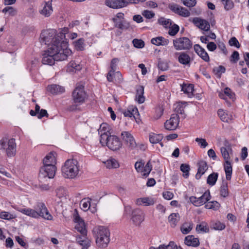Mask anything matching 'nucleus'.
<instances>
[{"label": "nucleus", "mask_w": 249, "mask_h": 249, "mask_svg": "<svg viewBox=\"0 0 249 249\" xmlns=\"http://www.w3.org/2000/svg\"><path fill=\"white\" fill-rule=\"evenodd\" d=\"M67 28L60 29L57 34L56 30L50 29L44 30L40 34L42 43L48 45V49L42 54V62L43 64L53 65L55 61H63L71 54L72 52L69 48L65 38Z\"/></svg>", "instance_id": "obj_1"}, {"label": "nucleus", "mask_w": 249, "mask_h": 249, "mask_svg": "<svg viewBox=\"0 0 249 249\" xmlns=\"http://www.w3.org/2000/svg\"><path fill=\"white\" fill-rule=\"evenodd\" d=\"M62 176L67 178H74L78 176L80 171V165L75 159H68L64 163L61 169Z\"/></svg>", "instance_id": "obj_2"}, {"label": "nucleus", "mask_w": 249, "mask_h": 249, "mask_svg": "<svg viewBox=\"0 0 249 249\" xmlns=\"http://www.w3.org/2000/svg\"><path fill=\"white\" fill-rule=\"evenodd\" d=\"M93 231L96 235V243L97 245L101 248L107 247L109 242V231L108 230L104 227H98L94 228Z\"/></svg>", "instance_id": "obj_3"}, {"label": "nucleus", "mask_w": 249, "mask_h": 249, "mask_svg": "<svg viewBox=\"0 0 249 249\" xmlns=\"http://www.w3.org/2000/svg\"><path fill=\"white\" fill-rule=\"evenodd\" d=\"M0 151L8 157H14L17 152V144L15 139L3 138L0 140Z\"/></svg>", "instance_id": "obj_4"}, {"label": "nucleus", "mask_w": 249, "mask_h": 249, "mask_svg": "<svg viewBox=\"0 0 249 249\" xmlns=\"http://www.w3.org/2000/svg\"><path fill=\"white\" fill-rule=\"evenodd\" d=\"M173 45L177 51H186L192 48L193 43L187 37H180L173 39Z\"/></svg>", "instance_id": "obj_5"}, {"label": "nucleus", "mask_w": 249, "mask_h": 249, "mask_svg": "<svg viewBox=\"0 0 249 249\" xmlns=\"http://www.w3.org/2000/svg\"><path fill=\"white\" fill-rule=\"evenodd\" d=\"M56 171L55 166H42L39 171L38 179L41 181H47L48 179L53 178Z\"/></svg>", "instance_id": "obj_6"}, {"label": "nucleus", "mask_w": 249, "mask_h": 249, "mask_svg": "<svg viewBox=\"0 0 249 249\" xmlns=\"http://www.w3.org/2000/svg\"><path fill=\"white\" fill-rule=\"evenodd\" d=\"M74 103L77 105H80L84 103L87 98V94L84 91V86H78L72 93Z\"/></svg>", "instance_id": "obj_7"}, {"label": "nucleus", "mask_w": 249, "mask_h": 249, "mask_svg": "<svg viewBox=\"0 0 249 249\" xmlns=\"http://www.w3.org/2000/svg\"><path fill=\"white\" fill-rule=\"evenodd\" d=\"M103 146L107 145L112 151H118L122 147V143L119 138L115 135H110L105 143H101Z\"/></svg>", "instance_id": "obj_8"}, {"label": "nucleus", "mask_w": 249, "mask_h": 249, "mask_svg": "<svg viewBox=\"0 0 249 249\" xmlns=\"http://www.w3.org/2000/svg\"><path fill=\"white\" fill-rule=\"evenodd\" d=\"M210 198V193L209 192H206L201 196L197 197L192 196L190 197L189 199L194 206L199 207L205 204Z\"/></svg>", "instance_id": "obj_9"}, {"label": "nucleus", "mask_w": 249, "mask_h": 249, "mask_svg": "<svg viewBox=\"0 0 249 249\" xmlns=\"http://www.w3.org/2000/svg\"><path fill=\"white\" fill-rule=\"evenodd\" d=\"M121 138L125 144L131 149H133L137 146L133 135L128 131H123L121 135Z\"/></svg>", "instance_id": "obj_10"}, {"label": "nucleus", "mask_w": 249, "mask_h": 249, "mask_svg": "<svg viewBox=\"0 0 249 249\" xmlns=\"http://www.w3.org/2000/svg\"><path fill=\"white\" fill-rule=\"evenodd\" d=\"M36 209L37 211V213H38L37 218L41 217L48 220H53V216L50 213L49 211L43 203H38Z\"/></svg>", "instance_id": "obj_11"}, {"label": "nucleus", "mask_w": 249, "mask_h": 249, "mask_svg": "<svg viewBox=\"0 0 249 249\" xmlns=\"http://www.w3.org/2000/svg\"><path fill=\"white\" fill-rule=\"evenodd\" d=\"M135 168L138 172L142 173V176L147 177L150 173L152 166L150 161L145 166H144V163L140 161L135 163Z\"/></svg>", "instance_id": "obj_12"}, {"label": "nucleus", "mask_w": 249, "mask_h": 249, "mask_svg": "<svg viewBox=\"0 0 249 249\" xmlns=\"http://www.w3.org/2000/svg\"><path fill=\"white\" fill-rule=\"evenodd\" d=\"M145 213L142 210L137 208L132 211L131 220L134 224L139 226L144 220Z\"/></svg>", "instance_id": "obj_13"}, {"label": "nucleus", "mask_w": 249, "mask_h": 249, "mask_svg": "<svg viewBox=\"0 0 249 249\" xmlns=\"http://www.w3.org/2000/svg\"><path fill=\"white\" fill-rule=\"evenodd\" d=\"M179 117L177 114H173L170 118L164 123L165 128L167 130H174L176 129L179 124Z\"/></svg>", "instance_id": "obj_14"}, {"label": "nucleus", "mask_w": 249, "mask_h": 249, "mask_svg": "<svg viewBox=\"0 0 249 249\" xmlns=\"http://www.w3.org/2000/svg\"><path fill=\"white\" fill-rule=\"evenodd\" d=\"M108 124L103 123L100 125L99 133L100 134V143H105L108 137L111 135Z\"/></svg>", "instance_id": "obj_15"}, {"label": "nucleus", "mask_w": 249, "mask_h": 249, "mask_svg": "<svg viewBox=\"0 0 249 249\" xmlns=\"http://www.w3.org/2000/svg\"><path fill=\"white\" fill-rule=\"evenodd\" d=\"M74 216L75 223V228L83 235H86L87 231L84 221L80 217L77 213L74 214Z\"/></svg>", "instance_id": "obj_16"}, {"label": "nucleus", "mask_w": 249, "mask_h": 249, "mask_svg": "<svg viewBox=\"0 0 249 249\" xmlns=\"http://www.w3.org/2000/svg\"><path fill=\"white\" fill-rule=\"evenodd\" d=\"M190 20L199 29L208 31L210 28L209 23L206 20L199 18H194Z\"/></svg>", "instance_id": "obj_17"}, {"label": "nucleus", "mask_w": 249, "mask_h": 249, "mask_svg": "<svg viewBox=\"0 0 249 249\" xmlns=\"http://www.w3.org/2000/svg\"><path fill=\"white\" fill-rule=\"evenodd\" d=\"M169 8L171 10L179 16L183 17H188L190 15V12L188 10L184 7L179 6L176 4H172L169 5Z\"/></svg>", "instance_id": "obj_18"}, {"label": "nucleus", "mask_w": 249, "mask_h": 249, "mask_svg": "<svg viewBox=\"0 0 249 249\" xmlns=\"http://www.w3.org/2000/svg\"><path fill=\"white\" fill-rule=\"evenodd\" d=\"M84 67L82 62L71 61L67 66V71L70 73H74L80 71Z\"/></svg>", "instance_id": "obj_19"}, {"label": "nucleus", "mask_w": 249, "mask_h": 249, "mask_svg": "<svg viewBox=\"0 0 249 249\" xmlns=\"http://www.w3.org/2000/svg\"><path fill=\"white\" fill-rule=\"evenodd\" d=\"M53 12L52 0L44 2L42 4L39 13L45 17H50Z\"/></svg>", "instance_id": "obj_20"}, {"label": "nucleus", "mask_w": 249, "mask_h": 249, "mask_svg": "<svg viewBox=\"0 0 249 249\" xmlns=\"http://www.w3.org/2000/svg\"><path fill=\"white\" fill-rule=\"evenodd\" d=\"M220 152L225 162L231 161L233 151L230 145L222 146L220 148Z\"/></svg>", "instance_id": "obj_21"}, {"label": "nucleus", "mask_w": 249, "mask_h": 249, "mask_svg": "<svg viewBox=\"0 0 249 249\" xmlns=\"http://www.w3.org/2000/svg\"><path fill=\"white\" fill-rule=\"evenodd\" d=\"M156 199L151 197H142L135 200V204L137 206H149L156 203Z\"/></svg>", "instance_id": "obj_22"}, {"label": "nucleus", "mask_w": 249, "mask_h": 249, "mask_svg": "<svg viewBox=\"0 0 249 249\" xmlns=\"http://www.w3.org/2000/svg\"><path fill=\"white\" fill-rule=\"evenodd\" d=\"M178 55V62L184 66L190 67L192 60L189 54L183 52L179 53Z\"/></svg>", "instance_id": "obj_23"}, {"label": "nucleus", "mask_w": 249, "mask_h": 249, "mask_svg": "<svg viewBox=\"0 0 249 249\" xmlns=\"http://www.w3.org/2000/svg\"><path fill=\"white\" fill-rule=\"evenodd\" d=\"M55 153L50 152L47 155L43 160V166H55L56 162Z\"/></svg>", "instance_id": "obj_24"}, {"label": "nucleus", "mask_w": 249, "mask_h": 249, "mask_svg": "<svg viewBox=\"0 0 249 249\" xmlns=\"http://www.w3.org/2000/svg\"><path fill=\"white\" fill-rule=\"evenodd\" d=\"M105 4L113 9H119L124 7L125 2L124 0H106Z\"/></svg>", "instance_id": "obj_25"}, {"label": "nucleus", "mask_w": 249, "mask_h": 249, "mask_svg": "<svg viewBox=\"0 0 249 249\" xmlns=\"http://www.w3.org/2000/svg\"><path fill=\"white\" fill-rule=\"evenodd\" d=\"M125 117H128L136 120L135 115H139V112L137 108L133 106H129L126 109L123 111Z\"/></svg>", "instance_id": "obj_26"}, {"label": "nucleus", "mask_w": 249, "mask_h": 249, "mask_svg": "<svg viewBox=\"0 0 249 249\" xmlns=\"http://www.w3.org/2000/svg\"><path fill=\"white\" fill-rule=\"evenodd\" d=\"M194 50L196 53L205 61L208 62L210 60L209 56L205 50L198 44H196L194 46Z\"/></svg>", "instance_id": "obj_27"}, {"label": "nucleus", "mask_w": 249, "mask_h": 249, "mask_svg": "<svg viewBox=\"0 0 249 249\" xmlns=\"http://www.w3.org/2000/svg\"><path fill=\"white\" fill-rule=\"evenodd\" d=\"M198 171L196 175V179H199L202 175H203L208 169L207 164L204 160L200 161L198 163Z\"/></svg>", "instance_id": "obj_28"}, {"label": "nucleus", "mask_w": 249, "mask_h": 249, "mask_svg": "<svg viewBox=\"0 0 249 249\" xmlns=\"http://www.w3.org/2000/svg\"><path fill=\"white\" fill-rule=\"evenodd\" d=\"M151 42L156 46H167L169 43V40L162 36H158L152 38Z\"/></svg>", "instance_id": "obj_29"}, {"label": "nucleus", "mask_w": 249, "mask_h": 249, "mask_svg": "<svg viewBox=\"0 0 249 249\" xmlns=\"http://www.w3.org/2000/svg\"><path fill=\"white\" fill-rule=\"evenodd\" d=\"M217 114L221 120L224 122L228 123L232 119V115L223 109H218Z\"/></svg>", "instance_id": "obj_30"}, {"label": "nucleus", "mask_w": 249, "mask_h": 249, "mask_svg": "<svg viewBox=\"0 0 249 249\" xmlns=\"http://www.w3.org/2000/svg\"><path fill=\"white\" fill-rule=\"evenodd\" d=\"M47 90L52 94H57L64 92L65 88L61 86L54 84L48 86Z\"/></svg>", "instance_id": "obj_31"}, {"label": "nucleus", "mask_w": 249, "mask_h": 249, "mask_svg": "<svg viewBox=\"0 0 249 249\" xmlns=\"http://www.w3.org/2000/svg\"><path fill=\"white\" fill-rule=\"evenodd\" d=\"M76 241L82 247L81 249H88L90 246V240L86 237L78 236L76 238Z\"/></svg>", "instance_id": "obj_32"}, {"label": "nucleus", "mask_w": 249, "mask_h": 249, "mask_svg": "<svg viewBox=\"0 0 249 249\" xmlns=\"http://www.w3.org/2000/svg\"><path fill=\"white\" fill-rule=\"evenodd\" d=\"M180 220V216L178 213H172L168 216V222L172 227H175Z\"/></svg>", "instance_id": "obj_33"}, {"label": "nucleus", "mask_w": 249, "mask_h": 249, "mask_svg": "<svg viewBox=\"0 0 249 249\" xmlns=\"http://www.w3.org/2000/svg\"><path fill=\"white\" fill-rule=\"evenodd\" d=\"M184 243L187 246H192L193 247H197L199 244L198 238H195L193 235L186 236L185 238Z\"/></svg>", "instance_id": "obj_34"}, {"label": "nucleus", "mask_w": 249, "mask_h": 249, "mask_svg": "<svg viewBox=\"0 0 249 249\" xmlns=\"http://www.w3.org/2000/svg\"><path fill=\"white\" fill-rule=\"evenodd\" d=\"M144 88L143 86H139L137 89V93L135 97V100L139 103H143L145 101V98L143 96Z\"/></svg>", "instance_id": "obj_35"}, {"label": "nucleus", "mask_w": 249, "mask_h": 249, "mask_svg": "<svg viewBox=\"0 0 249 249\" xmlns=\"http://www.w3.org/2000/svg\"><path fill=\"white\" fill-rule=\"evenodd\" d=\"M18 211L26 215L35 218H37L38 213L36 210L31 208H23L18 209Z\"/></svg>", "instance_id": "obj_36"}, {"label": "nucleus", "mask_w": 249, "mask_h": 249, "mask_svg": "<svg viewBox=\"0 0 249 249\" xmlns=\"http://www.w3.org/2000/svg\"><path fill=\"white\" fill-rule=\"evenodd\" d=\"M181 91L187 94L189 97H191L193 95L194 86L192 84H183L181 86Z\"/></svg>", "instance_id": "obj_37"}, {"label": "nucleus", "mask_w": 249, "mask_h": 249, "mask_svg": "<svg viewBox=\"0 0 249 249\" xmlns=\"http://www.w3.org/2000/svg\"><path fill=\"white\" fill-rule=\"evenodd\" d=\"M231 162V161H225L224 164V170L226 174V178L227 180H230L231 177L232 168Z\"/></svg>", "instance_id": "obj_38"}, {"label": "nucleus", "mask_w": 249, "mask_h": 249, "mask_svg": "<svg viewBox=\"0 0 249 249\" xmlns=\"http://www.w3.org/2000/svg\"><path fill=\"white\" fill-rule=\"evenodd\" d=\"M104 163L106 167L108 169L117 168L119 167L118 161L113 158L109 159L106 161H104Z\"/></svg>", "instance_id": "obj_39"}, {"label": "nucleus", "mask_w": 249, "mask_h": 249, "mask_svg": "<svg viewBox=\"0 0 249 249\" xmlns=\"http://www.w3.org/2000/svg\"><path fill=\"white\" fill-rule=\"evenodd\" d=\"M163 138L161 134L151 133L149 134V141L152 143H157L160 142Z\"/></svg>", "instance_id": "obj_40"}, {"label": "nucleus", "mask_w": 249, "mask_h": 249, "mask_svg": "<svg viewBox=\"0 0 249 249\" xmlns=\"http://www.w3.org/2000/svg\"><path fill=\"white\" fill-rule=\"evenodd\" d=\"M149 249H182V248L178 247L174 242H170L167 245H161L158 248L151 247Z\"/></svg>", "instance_id": "obj_41"}, {"label": "nucleus", "mask_w": 249, "mask_h": 249, "mask_svg": "<svg viewBox=\"0 0 249 249\" xmlns=\"http://www.w3.org/2000/svg\"><path fill=\"white\" fill-rule=\"evenodd\" d=\"M196 231L198 233H206L209 231L208 224L205 222H201L196 225Z\"/></svg>", "instance_id": "obj_42"}, {"label": "nucleus", "mask_w": 249, "mask_h": 249, "mask_svg": "<svg viewBox=\"0 0 249 249\" xmlns=\"http://www.w3.org/2000/svg\"><path fill=\"white\" fill-rule=\"evenodd\" d=\"M116 76L120 79L121 77V74L119 71L115 72V71L110 70L109 72L107 74V79L109 82H113L114 80V78Z\"/></svg>", "instance_id": "obj_43"}, {"label": "nucleus", "mask_w": 249, "mask_h": 249, "mask_svg": "<svg viewBox=\"0 0 249 249\" xmlns=\"http://www.w3.org/2000/svg\"><path fill=\"white\" fill-rule=\"evenodd\" d=\"M193 224L191 222H186L182 224L180 230L184 234H188L193 229Z\"/></svg>", "instance_id": "obj_44"}, {"label": "nucleus", "mask_w": 249, "mask_h": 249, "mask_svg": "<svg viewBox=\"0 0 249 249\" xmlns=\"http://www.w3.org/2000/svg\"><path fill=\"white\" fill-rule=\"evenodd\" d=\"M217 178L218 174L217 173H213L208 177L207 183L210 186H213L215 185Z\"/></svg>", "instance_id": "obj_45"}, {"label": "nucleus", "mask_w": 249, "mask_h": 249, "mask_svg": "<svg viewBox=\"0 0 249 249\" xmlns=\"http://www.w3.org/2000/svg\"><path fill=\"white\" fill-rule=\"evenodd\" d=\"M16 217L15 214L10 213L8 212L2 211L0 212V218L2 219L10 220L16 218Z\"/></svg>", "instance_id": "obj_46"}, {"label": "nucleus", "mask_w": 249, "mask_h": 249, "mask_svg": "<svg viewBox=\"0 0 249 249\" xmlns=\"http://www.w3.org/2000/svg\"><path fill=\"white\" fill-rule=\"evenodd\" d=\"M80 205L81 207V209L84 211H88L90 206V200L89 198L83 199L81 201Z\"/></svg>", "instance_id": "obj_47"}, {"label": "nucleus", "mask_w": 249, "mask_h": 249, "mask_svg": "<svg viewBox=\"0 0 249 249\" xmlns=\"http://www.w3.org/2000/svg\"><path fill=\"white\" fill-rule=\"evenodd\" d=\"M205 207L206 209L216 210L220 207V204L216 201H213L207 202L205 204Z\"/></svg>", "instance_id": "obj_48"}, {"label": "nucleus", "mask_w": 249, "mask_h": 249, "mask_svg": "<svg viewBox=\"0 0 249 249\" xmlns=\"http://www.w3.org/2000/svg\"><path fill=\"white\" fill-rule=\"evenodd\" d=\"M159 23L166 28H170L172 25V21L170 19L160 18L159 19Z\"/></svg>", "instance_id": "obj_49"}, {"label": "nucleus", "mask_w": 249, "mask_h": 249, "mask_svg": "<svg viewBox=\"0 0 249 249\" xmlns=\"http://www.w3.org/2000/svg\"><path fill=\"white\" fill-rule=\"evenodd\" d=\"M180 170L183 173V176L185 178L189 177L190 166L187 164H181L180 167Z\"/></svg>", "instance_id": "obj_50"}, {"label": "nucleus", "mask_w": 249, "mask_h": 249, "mask_svg": "<svg viewBox=\"0 0 249 249\" xmlns=\"http://www.w3.org/2000/svg\"><path fill=\"white\" fill-rule=\"evenodd\" d=\"M75 49L78 51H82L84 49V40L82 38L79 39L74 42Z\"/></svg>", "instance_id": "obj_51"}, {"label": "nucleus", "mask_w": 249, "mask_h": 249, "mask_svg": "<svg viewBox=\"0 0 249 249\" xmlns=\"http://www.w3.org/2000/svg\"><path fill=\"white\" fill-rule=\"evenodd\" d=\"M168 34L172 36H174L177 35V34L179 30V26L177 24H174L173 25H171L170 28H168Z\"/></svg>", "instance_id": "obj_52"}, {"label": "nucleus", "mask_w": 249, "mask_h": 249, "mask_svg": "<svg viewBox=\"0 0 249 249\" xmlns=\"http://www.w3.org/2000/svg\"><path fill=\"white\" fill-rule=\"evenodd\" d=\"M220 195L224 197H227L229 195L228 184L227 183H224L220 187Z\"/></svg>", "instance_id": "obj_53"}, {"label": "nucleus", "mask_w": 249, "mask_h": 249, "mask_svg": "<svg viewBox=\"0 0 249 249\" xmlns=\"http://www.w3.org/2000/svg\"><path fill=\"white\" fill-rule=\"evenodd\" d=\"M43 182V181L40 182L39 180V183L38 184H36L35 187L43 191L49 190L50 188L49 185L48 184H44Z\"/></svg>", "instance_id": "obj_54"}, {"label": "nucleus", "mask_w": 249, "mask_h": 249, "mask_svg": "<svg viewBox=\"0 0 249 249\" xmlns=\"http://www.w3.org/2000/svg\"><path fill=\"white\" fill-rule=\"evenodd\" d=\"M212 228L215 230H222L225 229V225L220 221H215L213 223Z\"/></svg>", "instance_id": "obj_55"}, {"label": "nucleus", "mask_w": 249, "mask_h": 249, "mask_svg": "<svg viewBox=\"0 0 249 249\" xmlns=\"http://www.w3.org/2000/svg\"><path fill=\"white\" fill-rule=\"evenodd\" d=\"M56 196L59 198L65 197L67 195L66 190L63 187H59L56 190Z\"/></svg>", "instance_id": "obj_56"}, {"label": "nucleus", "mask_w": 249, "mask_h": 249, "mask_svg": "<svg viewBox=\"0 0 249 249\" xmlns=\"http://www.w3.org/2000/svg\"><path fill=\"white\" fill-rule=\"evenodd\" d=\"M163 109L161 107H158L155 109V113L154 118L155 119H159L163 114Z\"/></svg>", "instance_id": "obj_57"}, {"label": "nucleus", "mask_w": 249, "mask_h": 249, "mask_svg": "<svg viewBox=\"0 0 249 249\" xmlns=\"http://www.w3.org/2000/svg\"><path fill=\"white\" fill-rule=\"evenodd\" d=\"M124 18V14L122 13H118L116 14L115 17L112 18V20L115 23V24H116L123 21Z\"/></svg>", "instance_id": "obj_58"}, {"label": "nucleus", "mask_w": 249, "mask_h": 249, "mask_svg": "<svg viewBox=\"0 0 249 249\" xmlns=\"http://www.w3.org/2000/svg\"><path fill=\"white\" fill-rule=\"evenodd\" d=\"M195 141L196 142L198 143V145L202 148H205L208 145V142L204 139L196 138Z\"/></svg>", "instance_id": "obj_59"}, {"label": "nucleus", "mask_w": 249, "mask_h": 249, "mask_svg": "<svg viewBox=\"0 0 249 249\" xmlns=\"http://www.w3.org/2000/svg\"><path fill=\"white\" fill-rule=\"evenodd\" d=\"M2 12L7 13L9 15L14 16L16 14V11L13 7L8 6L6 7L2 10Z\"/></svg>", "instance_id": "obj_60"}, {"label": "nucleus", "mask_w": 249, "mask_h": 249, "mask_svg": "<svg viewBox=\"0 0 249 249\" xmlns=\"http://www.w3.org/2000/svg\"><path fill=\"white\" fill-rule=\"evenodd\" d=\"M134 46L137 48H142L144 46V42L141 39H134L133 40Z\"/></svg>", "instance_id": "obj_61"}, {"label": "nucleus", "mask_w": 249, "mask_h": 249, "mask_svg": "<svg viewBox=\"0 0 249 249\" xmlns=\"http://www.w3.org/2000/svg\"><path fill=\"white\" fill-rule=\"evenodd\" d=\"M181 1L184 5L188 7H194L196 3V0H181Z\"/></svg>", "instance_id": "obj_62"}, {"label": "nucleus", "mask_w": 249, "mask_h": 249, "mask_svg": "<svg viewBox=\"0 0 249 249\" xmlns=\"http://www.w3.org/2000/svg\"><path fill=\"white\" fill-rule=\"evenodd\" d=\"M115 26L121 30L127 29L129 27V24L128 23L124 22L123 21H121L115 24Z\"/></svg>", "instance_id": "obj_63"}, {"label": "nucleus", "mask_w": 249, "mask_h": 249, "mask_svg": "<svg viewBox=\"0 0 249 249\" xmlns=\"http://www.w3.org/2000/svg\"><path fill=\"white\" fill-rule=\"evenodd\" d=\"M223 93L226 95L227 98H229V99H233L234 97V94L231 91V89L228 88H226L224 89V91H223Z\"/></svg>", "instance_id": "obj_64"}]
</instances>
